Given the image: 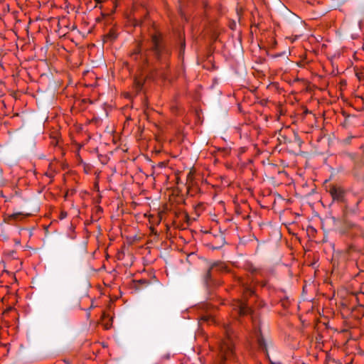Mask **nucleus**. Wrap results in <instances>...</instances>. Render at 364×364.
<instances>
[{"label": "nucleus", "mask_w": 364, "mask_h": 364, "mask_svg": "<svg viewBox=\"0 0 364 364\" xmlns=\"http://www.w3.org/2000/svg\"><path fill=\"white\" fill-rule=\"evenodd\" d=\"M255 334L257 337V343L259 349L265 353H267V343L261 334L260 330L259 329L258 331H257L255 332Z\"/></svg>", "instance_id": "nucleus-4"}, {"label": "nucleus", "mask_w": 364, "mask_h": 364, "mask_svg": "<svg viewBox=\"0 0 364 364\" xmlns=\"http://www.w3.org/2000/svg\"><path fill=\"white\" fill-rule=\"evenodd\" d=\"M271 364H276V363H271Z\"/></svg>", "instance_id": "nucleus-11"}, {"label": "nucleus", "mask_w": 364, "mask_h": 364, "mask_svg": "<svg viewBox=\"0 0 364 364\" xmlns=\"http://www.w3.org/2000/svg\"><path fill=\"white\" fill-rule=\"evenodd\" d=\"M22 214L21 213H13L12 215H11L9 216V218L11 219H14V220H16L18 218V216L21 215Z\"/></svg>", "instance_id": "nucleus-7"}, {"label": "nucleus", "mask_w": 364, "mask_h": 364, "mask_svg": "<svg viewBox=\"0 0 364 364\" xmlns=\"http://www.w3.org/2000/svg\"><path fill=\"white\" fill-rule=\"evenodd\" d=\"M234 309L240 316L251 313V309L248 305L242 300H237L234 304Z\"/></svg>", "instance_id": "nucleus-3"}, {"label": "nucleus", "mask_w": 364, "mask_h": 364, "mask_svg": "<svg viewBox=\"0 0 364 364\" xmlns=\"http://www.w3.org/2000/svg\"><path fill=\"white\" fill-rule=\"evenodd\" d=\"M151 43L152 50L156 58L161 62L166 63V60L170 55V51L162 45L160 36L157 34L153 35Z\"/></svg>", "instance_id": "nucleus-2"}, {"label": "nucleus", "mask_w": 364, "mask_h": 364, "mask_svg": "<svg viewBox=\"0 0 364 364\" xmlns=\"http://www.w3.org/2000/svg\"><path fill=\"white\" fill-rule=\"evenodd\" d=\"M251 271L252 273H255L257 272V269L254 268V269H251Z\"/></svg>", "instance_id": "nucleus-8"}, {"label": "nucleus", "mask_w": 364, "mask_h": 364, "mask_svg": "<svg viewBox=\"0 0 364 364\" xmlns=\"http://www.w3.org/2000/svg\"><path fill=\"white\" fill-rule=\"evenodd\" d=\"M225 338L218 346V353L215 364H226L236 360L232 331L229 324L224 325Z\"/></svg>", "instance_id": "nucleus-1"}, {"label": "nucleus", "mask_w": 364, "mask_h": 364, "mask_svg": "<svg viewBox=\"0 0 364 364\" xmlns=\"http://www.w3.org/2000/svg\"><path fill=\"white\" fill-rule=\"evenodd\" d=\"M139 53V51H138V53H134V54H133V55H137Z\"/></svg>", "instance_id": "nucleus-10"}, {"label": "nucleus", "mask_w": 364, "mask_h": 364, "mask_svg": "<svg viewBox=\"0 0 364 364\" xmlns=\"http://www.w3.org/2000/svg\"><path fill=\"white\" fill-rule=\"evenodd\" d=\"M330 193L333 200H341L344 196V191L342 188L338 187H332L330 189Z\"/></svg>", "instance_id": "nucleus-5"}, {"label": "nucleus", "mask_w": 364, "mask_h": 364, "mask_svg": "<svg viewBox=\"0 0 364 364\" xmlns=\"http://www.w3.org/2000/svg\"><path fill=\"white\" fill-rule=\"evenodd\" d=\"M239 282L242 287L244 297H247V296H252L255 294V291H254V289H252V287L250 285H248L247 284H246L243 281V279H240L239 281Z\"/></svg>", "instance_id": "nucleus-6"}, {"label": "nucleus", "mask_w": 364, "mask_h": 364, "mask_svg": "<svg viewBox=\"0 0 364 364\" xmlns=\"http://www.w3.org/2000/svg\"><path fill=\"white\" fill-rule=\"evenodd\" d=\"M207 277H210V270L208 271V272L207 273Z\"/></svg>", "instance_id": "nucleus-9"}]
</instances>
